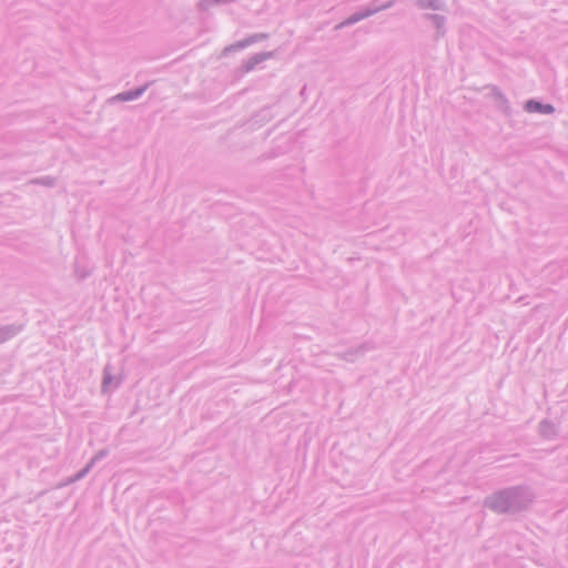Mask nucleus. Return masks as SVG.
<instances>
[{
  "instance_id": "obj_8",
  "label": "nucleus",
  "mask_w": 568,
  "mask_h": 568,
  "mask_svg": "<svg viewBox=\"0 0 568 568\" xmlns=\"http://www.w3.org/2000/svg\"><path fill=\"white\" fill-rule=\"evenodd\" d=\"M539 432L544 438L551 439L557 435V428L554 423L544 419L539 424Z\"/></svg>"
},
{
  "instance_id": "obj_3",
  "label": "nucleus",
  "mask_w": 568,
  "mask_h": 568,
  "mask_svg": "<svg viewBox=\"0 0 568 568\" xmlns=\"http://www.w3.org/2000/svg\"><path fill=\"white\" fill-rule=\"evenodd\" d=\"M424 18L432 21L436 28L435 39L438 40L443 38L446 33V18L442 14L437 13H426Z\"/></svg>"
},
{
  "instance_id": "obj_6",
  "label": "nucleus",
  "mask_w": 568,
  "mask_h": 568,
  "mask_svg": "<svg viewBox=\"0 0 568 568\" xmlns=\"http://www.w3.org/2000/svg\"><path fill=\"white\" fill-rule=\"evenodd\" d=\"M273 108L274 106H264L263 109H261L257 113L254 114L253 118H251V125L262 126L271 119H273Z\"/></svg>"
},
{
  "instance_id": "obj_10",
  "label": "nucleus",
  "mask_w": 568,
  "mask_h": 568,
  "mask_svg": "<svg viewBox=\"0 0 568 568\" xmlns=\"http://www.w3.org/2000/svg\"><path fill=\"white\" fill-rule=\"evenodd\" d=\"M275 54V51H265V52H258L251 55V70L254 69L256 65L262 63L263 61L273 58Z\"/></svg>"
},
{
  "instance_id": "obj_1",
  "label": "nucleus",
  "mask_w": 568,
  "mask_h": 568,
  "mask_svg": "<svg viewBox=\"0 0 568 568\" xmlns=\"http://www.w3.org/2000/svg\"><path fill=\"white\" fill-rule=\"evenodd\" d=\"M535 495L527 486H513L487 496L485 507L496 514H517L526 510L534 501Z\"/></svg>"
},
{
  "instance_id": "obj_2",
  "label": "nucleus",
  "mask_w": 568,
  "mask_h": 568,
  "mask_svg": "<svg viewBox=\"0 0 568 568\" xmlns=\"http://www.w3.org/2000/svg\"><path fill=\"white\" fill-rule=\"evenodd\" d=\"M394 3H395L394 0H389L383 4H377V0H374L366 8L358 10V11L354 12L353 14H351L347 19H345L342 23H339L337 26V28L353 26V24L382 11V10L392 8L394 6Z\"/></svg>"
},
{
  "instance_id": "obj_9",
  "label": "nucleus",
  "mask_w": 568,
  "mask_h": 568,
  "mask_svg": "<svg viewBox=\"0 0 568 568\" xmlns=\"http://www.w3.org/2000/svg\"><path fill=\"white\" fill-rule=\"evenodd\" d=\"M367 351V347L366 345H361L356 348H351L344 353H342L339 355L341 358L345 359V361H348V362H354L359 355H363L365 352Z\"/></svg>"
},
{
  "instance_id": "obj_5",
  "label": "nucleus",
  "mask_w": 568,
  "mask_h": 568,
  "mask_svg": "<svg viewBox=\"0 0 568 568\" xmlns=\"http://www.w3.org/2000/svg\"><path fill=\"white\" fill-rule=\"evenodd\" d=\"M524 108L527 112H530V113L537 112V113H542V114H550V113L555 112V108L551 104H545V103H541V102L532 100V99L528 100L525 103Z\"/></svg>"
},
{
  "instance_id": "obj_4",
  "label": "nucleus",
  "mask_w": 568,
  "mask_h": 568,
  "mask_svg": "<svg viewBox=\"0 0 568 568\" xmlns=\"http://www.w3.org/2000/svg\"><path fill=\"white\" fill-rule=\"evenodd\" d=\"M491 97L494 98L496 105L499 110H501L506 115H509L511 113V108L508 99L497 87H493Z\"/></svg>"
},
{
  "instance_id": "obj_7",
  "label": "nucleus",
  "mask_w": 568,
  "mask_h": 568,
  "mask_svg": "<svg viewBox=\"0 0 568 568\" xmlns=\"http://www.w3.org/2000/svg\"><path fill=\"white\" fill-rule=\"evenodd\" d=\"M415 4L420 10L445 11L447 9L444 0H415Z\"/></svg>"
},
{
  "instance_id": "obj_11",
  "label": "nucleus",
  "mask_w": 568,
  "mask_h": 568,
  "mask_svg": "<svg viewBox=\"0 0 568 568\" xmlns=\"http://www.w3.org/2000/svg\"><path fill=\"white\" fill-rule=\"evenodd\" d=\"M268 37L267 33H255V34H251V44L255 43V42H258L261 40H264Z\"/></svg>"
}]
</instances>
